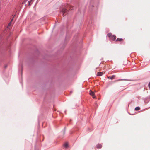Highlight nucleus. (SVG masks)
<instances>
[{"mask_svg": "<svg viewBox=\"0 0 150 150\" xmlns=\"http://www.w3.org/2000/svg\"><path fill=\"white\" fill-rule=\"evenodd\" d=\"M62 12L63 14V15L64 16L67 13L68 11L66 9H63L62 10Z\"/></svg>", "mask_w": 150, "mask_h": 150, "instance_id": "1", "label": "nucleus"}, {"mask_svg": "<svg viewBox=\"0 0 150 150\" xmlns=\"http://www.w3.org/2000/svg\"><path fill=\"white\" fill-rule=\"evenodd\" d=\"M89 94L90 95L92 96L93 98H95L96 97L94 95V92H93L91 90H90V91Z\"/></svg>", "mask_w": 150, "mask_h": 150, "instance_id": "2", "label": "nucleus"}, {"mask_svg": "<svg viewBox=\"0 0 150 150\" xmlns=\"http://www.w3.org/2000/svg\"><path fill=\"white\" fill-rule=\"evenodd\" d=\"M116 36L115 35H112V36L110 37V39L111 40H115L116 39Z\"/></svg>", "mask_w": 150, "mask_h": 150, "instance_id": "3", "label": "nucleus"}, {"mask_svg": "<svg viewBox=\"0 0 150 150\" xmlns=\"http://www.w3.org/2000/svg\"><path fill=\"white\" fill-rule=\"evenodd\" d=\"M104 74V73L103 72H98L97 75L98 76H101Z\"/></svg>", "mask_w": 150, "mask_h": 150, "instance_id": "4", "label": "nucleus"}, {"mask_svg": "<svg viewBox=\"0 0 150 150\" xmlns=\"http://www.w3.org/2000/svg\"><path fill=\"white\" fill-rule=\"evenodd\" d=\"M123 41V39L122 38H117L116 41H119V42H122Z\"/></svg>", "mask_w": 150, "mask_h": 150, "instance_id": "5", "label": "nucleus"}, {"mask_svg": "<svg viewBox=\"0 0 150 150\" xmlns=\"http://www.w3.org/2000/svg\"><path fill=\"white\" fill-rule=\"evenodd\" d=\"M102 147V146L100 144H97V145H96V147L97 148H98V149H100V148H101Z\"/></svg>", "mask_w": 150, "mask_h": 150, "instance_id": "6", "label": "nucleus"}, {"mask_svg": "<svg viewBox=\"0 0 150 150\" xmlns=\"http://www.w3.org/2000/svg\"><path fill=\"white\" fill-rule=\"evenodd\" d=\"M107 36L108 37H109L110 38V37L112 36V33H109L107 34Z\"/></svg>", "mask_w": 150, "mask_h": 150, "instance_id": "7", "label": "nucleus"}, {"mask_svg": "<svg viewBox=\"0 0 150 150\" xmlns=\"http://www.w3.org/2000/svg\"><path fill=\"white\" fill-rule=\"evenodd\" d=\"M64 146L65 148H67L68 147V144L67 143H65L64 144Z\"/></svg>", "mask_w": 150, "mask_h": 150, "instance_id": "8", "label": "nucleus"}, {"mask_svg": "<svg viewBox=\"0 0 150 150\" xmlns=\"http://www.w3.org/2000/svg\"><path fill=\"white\" fill-rule=\"evenodd\" d=\"M140 108L139 107H137L135 108V110L136 111H138L140 110Z\"/></svg>", "mask_w": 150, "mask_h": 150, "instance_id": "9", "label": "nucleus"}, {"mask_svg": "<svg viewBox=\"0 0 150 150\" xmlns=\"http://www.w3.org/2000/svg\"><path fill=\"white\" fill-rule=\"evenodd\" d=\"M115 75H113L110 78L112 80L115 78Z\"/></svg>", "mask_w": 150, "mask_h": 150, "instance_id": "10", "label": "nucleus"}, {"mask_svg": "<svg viewBox=\"0 0 150 150\" xmlns=\"http://www.w3.org/2000/svg\"><path fill=\"white\" fill-rule=\"evenodd\" d=\"M13 20V19H11V22L10 23H9L8 24V26H10L11 25V23L12 21Z\"/></svg>", "mask_w": 150, "mask_h": 150, "instance_id": "11", "label": "nucleus"}, {"mask_svg": "<svg viewBox=\"0 0 150 150\" xmlns=\"http://www.w3.org/2000/svg\"><path fill=\"white\" fill-rule=\"evenodd\" d=\"M7 67V65L6 64V65H4V67L5 68H6Z\"/></svg>", "mask_w": 150, "mask_h": 150, "instance_id": "12", "label": "nucleus"}, {"mask_svg": "<svg viewBox=\"0 0 150 150\" xmlns=\"http://www.w3.org/2000/svg\"><path fill=\"white\" fill-rule=\"evenodd\" d=\"M148 86H149V88L150 89V82L149 83Z\"/></svg>", "mask_w": 150, "mask_h": 150, "instance_id": "13", "label": "nucleus"}, {"mask_svg": "<svg viewBox=\"0 0 150 150\" xmlns=\"http://www.w3.org/2000/svg\"><path fill=\"white\" fill-rule=\"evenodd\" d=\"M28 3H29V5H30V1H28Z\"/></svg>", "mask_w": 150, "mask_h": 150, "instance_id": "14", "label": "nucleus"}, {"mask_svg": "<svg viewBox=\"0 0 150 150\" xmlns=\"http://www.w3.org/2000/svg\"><path fill=\"white\" fill-rule=\"evenodd\" d=\"M24 1H28V0H24Z\"/></svg>", "mask_w": 150, "mask_h": 150, "instance_id": "15", "label": "nucleus"}]
</instances>
